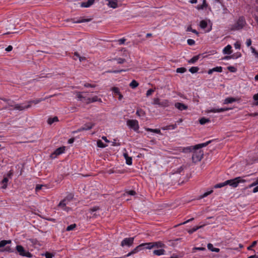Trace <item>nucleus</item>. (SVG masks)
<instances>
[{"label":"nucleus","mask_w":258,"mask_h":258,"mask_svg":"<svg viewBox=\"0 0 258 258\" xmlns=\"http://www.w3.org/2000/svg\"><path fill=\"white\" fill-rule=\"evenodd\" d=\"M212 142L211 140L207 141L206 143H202V144H199L198 145H195L194 147H190V148H192L193 150V154L192 155V161L195 163H196L197 162H199L202 159L204 153L203 151L201 150V149L203 147H205L208 145L210 143H211Z\"/></svg>","instance_id":"f257e3e1"},{"label":"nucleus","mask_w":258,"mask_h":258,"mask_svg":"<svg viewBox=\"0 0 258 258\" xmlns=\"http://www.w3.org/2000/svg\"><path fill=\"white\" fill-rule=\"evenodd\" d=\"M45 98H40V99H37L36 100H30L28 102L27 105H25L24 103L23 104H18L15 106V109L16 110L22 111V110H24L25 109H28V108L31 107L32 103L36 104L42 101L45 100Z\"/></svg>","instance_id":"f03ea898"},{"label":"nucleus","mask_w":258,"mask_h":258,"mask_svg":"<svg viewBox=\"0 0 258 258\" xmlns=\"http://www.w3.org/2000/svg\"><path fill=\"white\" fill-rule=\"evenodd\" d=\"M246 24L245 20L243 17H240L237 22L232 25L231 30L233 31L239 30L243 28Z\"/></svg>","instance_id":"7ed1b4c3"},{"label":"nucleus","mask_w":258,"mask_h":258,"mask_svg":"<svg viewBox=\"0 0 258 258\" xmlns=\"http://www.w3.org/2000/svg\"><path fill=\"white\" fill-rule=\"evenodd\" d=\"M244 182H245V180L241 179L240 177H238L232 179L226 180V184L233 187H236L239 183Z\"/></svg>","instance_id":"20e7f679"},{"label":"nucleus","mask_w":258,"mask_h":258,"mask_svg":"<svg viewBox=\"0 0 258 258\" xmlns=\"http://www.w3.org/2000/svg\"><path fill=\"white\" fill-rule=\"evenodd\" d=\"M126 124L135 132H138L139 129L138 121L136 119H128L126 121Z\"/></svg>","instance_id":"39448f33"},{"label":"nucleus","mask_w":258,"mask_h":258,"mask_svg":"<svg viewBox=\"0 0 258 258\" xmlns=\"http://www.w3.org/2000/svg\"><path fill=\"white\" fill-rule=\"evenodd\" d=\"M16 250L19 254L21 256H26L28 257H31L32 256V254L29 251H26L22 245H17L16 246Z\"/></svg>","instance_id":"423d86ee"},{"label":"nucleus","mask_w":258,"mask_h":258,"mask_svg":"<svg viewBox=\"0 0 258 258\" xmlns=\"http://www.w3.org/2000/svg\"><path fill=\"white\" fill-rule=\"evenodd\" d=\"M95 124L92 122H88L85 123L83 126L81 127L78 128L77 130L74 131L73 133H78L79 132L84 131H88L92 129L94 126Z\"/></svg>","instance_id":"0eeeda50"},{"label":"nucleus","mask_w":258,"mask_h":258,"mask_svg":"<svg viewBox=\"0 0 258 258\" xmlns=\"http://www.w3.org/2000/svg\"><path fill=\"white\" fill-rule=\"evenodd\" d=\"M165 244L161 241L148 242L147 243V247L146 249H150L153 247L162 248L164 247Z\"/></svg>","instance_id":"6e6552de"},{"label":"nucleus","mask_w":258,"mask_h":258,"mask_svg":"<svg viewBox=\"0 0 258 258\" xmlns=\"http://www.w3.org/2000/svg\"><path fill=\"white\" fill-rule=\"evenodd\" d=\"M134 237H130L124 238L121 242V246H131L134 243Z\"/></svg>","instance_id":"1a4fd4ad"},{"label":"nucleus","mask_w":258,"mask_h":258,"mask_svg":"<svg viewBox=\"0 0 258 258\" xmlns=\"http://www.w3.org/2000/svg\"><path fill=\"white\" fill-rule=\"evenodd\" d=\"M175 107L180 111L186 110L188 108L187 106L180 102L175 103Z\"/></svg>","instance_id":"9d476101"},{"label":"nucleus","mask_w":258,"mask_h":258,"mask_svg":"<svg viewBox=\"0 0 258 258\" xmlns=\"http://www.w3.org/2000/svg\"><path fill=\"white\" fill-rule=\"evenodd\" d=\"M67 204H68V202H66V200H63L59 202L58 206L61 207L64 211H69L70 208L66 207Z\"/></svg>","instance_id":"9b49d317"},{"label":"nucleus","mask_w":258,"mask_h":258,"mask_svg":"<svg viewBox=\"0 0 258 258\" xmlns=\"http://www.w3.org/2000/svg\"><path fill=\"white\" fill-rule=\"evenodd\" d=\"M94 0H88L86 2H82L81 3V7L84 8H88L92 6L94 3Z\"/></svg>","instance_id":"f8f14e48"},{"label":"nucleus","mask_w":258,"mask_h":258,"mask_svg":"<svg viewBox=\"0 0 258 258\" xmlns=\"http://www.w3.org/2000/svg\"><path fill=\"white\" fill-rule=\"evenodd\" d=\"M108 2L107 5L112 8L115 9L117 7V0H106Z\"/></svg>","instance_id":"ddd939ff"},{"label":"nucleus","mask_w":258,"mask_h":258,"mask_svg":"<svg viewBox=\"0 0 258 258\" xmlns=\"http://www.w3.org/2000/svg\"><path fill=\"white\" fill-rule=\"evenodd\" d=\"M123 156L125 159L126 164L131 165L132 164V158L129 157L127 153H123Z\"/></svg>","instance_id":"4468645a"},{"label":"nucleus","mask_w":258,"mask_h":258,"mask_svg":"<svg viewBox=\"0 0 258 258\" xmlns=\"http://www.w3.org/2000/svg\"><path fill=\"white\" fill-rule=\"evenodd\" d=\"M230 109L228 108H213V109H212L210 111V112H213V113H219V112H224V111H227V110H229Z\"/></svg>","instance_id":"2eb2a0df"},{"label":"nucleus","mask_w":258,"mask_h":258,"mask_svg":"<svg viewBox=\"0 0 258 258\" xmlns=\"http://www.w3.org/2000/svg\"><path fill=\"white\" fill-rule=\"evenodd\" d=\"M0 99L2 100H3L4 101H5L6 102H7L9 106H12V107H14V109H15V106L17 104H15L14 101L11 100L10 99H6V98H0Z\"/></svg>","instance_id":"dca6fc26"},{"label":"nucleus","mask_w":258,"mask_h":258,"mask_svg":"<svg viewBox=\"0 0 258 258\" xmlns=\"http://www.w3.org/2000/svg\"><path fill=\"white\" fill-rule=\"evenodd\" d=\"M65 150V147H61L57 148L54 153L52 154V155H55L56 156L59 155L62 153L64 152Z\"/></svg>","instance_id":"f3484780"},{"label":"nucleus","mask_w":258,"mask_h":258,"mask_svg":"<svg viewBox=\"0 0 258 258\" xmlns=\"http://www.w3.org/2000/svg\"><path fill=\"white\" fill-rule=\"evenodd\" d=\"M9 179L8 177H4V179L1 181V184H2V188L3 189H6L7 187V183L8 182Z\"/></svg>","instance_id":"a211bd4d"},{"label":"nucleus","mask_w":258,"mask_h":258,"mask_svg":"<svg viewBox=\"0 0 258 258\" xmlns=\"http://www.w3.org/2000/svg\"><path fill=\"white\" fill-rule=\"evenodd\" d=\"M237 100V99L233 97H228L226 98L224 101V104H229V103H232L234 102H235Z\"/></svg>","instance_id":"6ab92c4d"},{"label":"nucleus","mask_w":258,"mask_h":258,"mask_svg":"<svg viewBox=\"0 0 258 258\" xmlns=\"http://www.w3.org/2000/svg\"><path fill=\"white\" fill-rule=\"evenodd\" d=\"M231 48V46L230 45H228L223 49V52L224 54H230L232 52Z\"/></svg>","instance_id":"aec40b11"},{"label":"nucleus","mask_w":258,"mask_h":258,"mask_svg":"<svg viewBox=\"0 0 258 258\" xmlns=\"http://www.w3.org/2000/svg\"><path fill=\"white\" fill-rule=\"evenodd\" d=\"M146 247H147V243H144L140 244L139 245L137 246L136 248L137 249V251L139 252L143 249H146Z\"/></svg>","instance_id":"412c9836"},{"label":"nucleus","mask_w":258,"mask_h":258,"mask_svg":"<svg viewBox=\"0 0 258 258\" xmlns=\"http://www.w3.org/2000/svg\"><path fill=\"white\" fill-rule=\"evenodd\" d=\"M146 247H147V243H144L140 244L139 245L137 246L136 248L137 249V251L139 252L143 249H146Z\"/></svg>","instance_id":"4be33fe9"},{"label":"nucleus","mask_w":258,"mask_h":258,"mask_svg":"<svg viewBox=\"0 0 258 258\" xmlns=\"http://www.w3.org/2000/svg\"><path fill=\"white\" fill-rule=\"evenodd\" d=\"M97 101H101V99L98 98L97 96H94L92 98H88L87 99V103L94 102Z\"/></svg>","instance_id":"5701e85b"},{"label":"nucleus","mask_w":258,"mask_h":258,"mask_svg":"<svg viewBox=\"0 0 258 258\" xmlns=\"http://www.w3.org/2000/svg\"><path fill=\"white\" fill-rule=\"evenodd\" d=\"M165 252V250L163 249H160L158 250H154L153 251V254L157 255H161L164 254Z\"/></svg>","instance_id":"b1692460"},{"label":"nucleus","mask_w":258,"mask_h":258,"mask_svg":"<svg viewBox=\"0 0 258 258\" xmlns=\"http://www.w3.org/2000/svg\"><path fill=\"white\" fill-rule=\"evenodd\" d=\"M11 240H3L0 241V248L3 247L5 246L7 244H10L11 243Z\"/></svg>","instance_id":"393cba45"},{"label":"nucleus","mask_w":258,"mask_h":258,"mask_svg":"<svg viewBox=\"0 0 258 258\" xmlns=\"http://www.w3.org/2000/svg\"><path fill=\"white\" fill-rule=\"evenodd\" d=\"M200 58V55L194 56L190 59L188 60V62L189 63H195Z\"/></svg>","instance_id":"a878e982"},{"label":"nucleus","mask_w":258,"mask_h":258,"mask_svg":"<svg viewBox=\"0 0 258 258\" xmlns=\"http://www.w3.org/2000/svg\"><path fill=\"white\" fill-rule=\"evenodd\" d=\"M58 121V117L57 116H55L53 118H49L47 122L49 124H51L54 122H57Z\"/></svg>","instance_id":"bb28decb"},{"label":"nucleus","mask_w":258,"mask_h":258,"mask_svg":"<svg viewBox=\"0 0 258 258\" xmlns=\"http://www.w3.org/2000/svg\"><path fill=\"white\" fill-rule=\"evenodd\" d=\"M204 226V225H202V226H196V227H195L189 230H188V232L189 233V234H192L194 232H195V231H196L197 230H198L199 229L203 227Z\"/></svg>","instance_id":"cd10ccee"},{"label":"nucleus","mask_w":258,"mask_h":258,"mask_svg":"<svg viewBox=\"0 0 258 258\" xmlns=\"http://www.w3.org/2000/svg\"><path fill=\"white\" fill-rule=\"evenodd\" d=\"M139 85V83L135 80H133L130 84V86L133 89H135Z\"/></svg>","instance_id":"c85d7f7f"},{"label":"nucleus","mask_w":258,"mask_h":258,"mask_svg":"<svg viewBox=\"0 0 258 258\" xmlns=\"http://www.w3.org/2000/svg\"><path fill=\"white\" fill-rule=\"evenodd\" d=\"M210 120L208 118H206L205 117H202L199 120L200 123L201 124H204L207 122H209Z\"/></svg>","instance_id":"c756f323"},{"label":"nucleus","mask_w":258,"mask_h":258,"mask_svg":"<svg viewBox=\"0 0 258 258\" xmlns=\"http://www.w3.org/2000/svg\"><path fill=\"white\" fill-rule=\"evenodd\" d=\"M146 130L147 131L153 132V133H154L156 134H160L161 133L160 130L159 129H152V128H146Z\"/></svg>","instance_id":"7c9ffc66"},{"label":"nucleus","mask_w":258,"mask_h":258,"mask_svg":"<svg viewBox=\"0 0 258 258\" xmlns=\"http://www.w3.org/2000/svg\"><path fill=\"white\" fill-rule=\"evenodd\" d=\"M168 105H169V102L167 100H165L162 101H160L159 106L167 107Z\"/></svg>","instance_id":"2f4dec72"},{"label":"nucleus","mask_w":258,"mask_h":258,"mask_svg":"<svg viewBox=\"0 0 258 258\" xmlns=\"http://www.w3.org/2000/svg\"><path fill=\"white\" fill-rule=\"evenodd\" d=\"M199 70V68L197 67H192L189 69V71L192 74L198 72Z\"/></svg>","instance_id":"473e14b6"},{"label":"nucleus","mask_w":258,"mask_h":258,"mask_svg":"<svg viewBox=\"0 0 258 258\" xmlns=\"http://www.w3.org/2000/svg\"><path fill=\"white\" fill-rule=\"evenodd\" d=\"M73 199V195L71 194L68 195L63 200L69 203Z\"/></svg>","instance_id":"72a5a7b5"},{"label":"nucleus","mask_w":258,"mask_h":258,"mask_svg":"<svg viewBox=\"0 0 258 258\" xmlns=\"http://www.w3.org/2000/svg\"><path fill=\"white\" fill-rule=\"evenodd\" d=\"M200 26L202 29H205L207 26V23L205 20H202L200 22Z\"/></svg>","instance_id":"f704fd0d"},{"label":"nucleus","mask_w":258,"mask_h":258,"mask_svg":"<svg viewBox=\"0 0 258 258\" xmlns=\"http://www.w3.org/2000/svg\"><path fill=\"white\" fill-rule=\"evenodd\" d=\"M196 250H202V251H206V248L205 247H195L192 248V252H195Z\"/></svg>","instance_id":"c9c22d12"},{"label":"nucleus","mask_w":258,"mask_h":258,"mask_svg":"<svg viewBox=\"0 0 258 258\" xmlns=\"http://www.w3.org/2000/svg\"><path fill=\"white\" fill-rule=\"evenodd\" d=\"M207 6V5L206 3V0H204L203 4H202L201 5L198 6L197 9L198 10L204 9Z\"/></svg>","instance_id":"e433bc0d"},{"label":"nucleus","mask_w":258,"mask_h":258,"mask_svg":"<svg viewBox=\"0 0 258 258\" xmlns=\"http://www.w3.org/2000/svg\"><path fill=\"white\" fill-rule=\"evenodd\" d=\"M97 146L99 148H105L107 146L101 140L97 141Z\"/></svg>","instance_id":"4c0bfd02"},{"label":"nucleus","mask_w":258,"mask_h":258,"mask_svg":"<svg viewBox=\"0 0 258 258\" xmlns=\"http://www.w3.org/2000/svg\"><path fill=\"white\" fill-rule=\"evenodd\" d=\"M225 185H226V181L224 182L216 184V185H214V188H221V187H223Z\"/></svg>","instance_id":"58836bf2"},{"label":"nucleus","mask_w":258,"mask_h":258,"mask_svg":"<svg viewBox=\"0 0 258 258\" xmlns=\"http://www.w3.org/2000/svg\"><path fill=\"white\" fill-rule=\"evenodd\" d=\"M112 91L115 95H118L120 92L117 87H114L112 88Z\"/></svg>","instance_id":"ea45409f"},{"label":"nucleus","mask_w":258,"mask_h":258,"mask_svg":"<svg viewBox=\"0 0 258 258\" xmlns=\"http://www.w3.org/2000/svg\"><path fill=\"white\" fill-rule=\"evenodd\" d=\"M76 224H71L67 227L66 230L68 231L73 230L76 228Z\"/></svg>","instance_id":"a19ab883"},{"label":"nucleus","mask_w":258,"mask_h":258,"mask_svg":"<svg viewBox=\"0 0 258 258\" xmlns=\"http://www.w3.org/2000/svg\"><path fill=\"white\" fill-rule=\"evenodd\" d=\"M186 71L185 68H179L176 69V72L178 73H183Z\"/></svg>","instance_id":"79ce46f5"},{"label":"nucleus","mask_w":258,"mask_h":258,"mask_svg":"<svg viewBox=\"0 0 258 258\" xmlns=\"http://www.w3.org/2000/svg\"><path fill=\"white\" fill-rule=\"evenodd\" d=\"M227 69L228 70V71H229L230 72H232V73H235L237 71L236 68L233 66L228 67Z\"/></svg>","instance_id":"37998d69"},{"label":"nucleus","mask_w":258,"mask_h":258,"mask_svg":"<svg viewBox=\"0 0 258 258\" xmlns=\"http://www.w3.org/2000/svg\"><path fill=\"white\" fill-rule=\"evenodd\" d=\"M115 60H116L117 61V63L118 64H122L125 62V59L124 58H114Z\"/></svg>","instance_id":"c03bdc74"},{"label":"nucleus","mask_w":258,"mask_h":258,"mask_svg":"<svg viewBox=\"0 0 258 258\" xmlns=\"http://www.w3.org/2000/svg\"><path fill=\"white\" fill-rule=\"evenodd\" d=\"M136 114L139 116H144L145 115V112L142 109L138 110L136 112Z\"/></svg>","instance_id":"a18cd8bd"},{"label":"nucleus","mask_w":258,"mask_h":258,"mask_svg":"<svg viewBox=\"0 0 258 258\" xmlns=\"http://www.w3.org/2000/svg\"><path fill=\"white\" fill-rule=\"evenodd\" d=\"M213 71H214V72L221 73L222 72V68L221 67H217L213 68Z\"/></svg>","instance_id":"49530a36"},{"label":"nucleus","mask_w":258,"mask_h":258,"mask_svg":"<svg viewBox=\"0 0 258 258\" xmlns=\"http://www.w3.org/2000/svg\"><path fill=\"white\" fill-rule=\"evenodd\" d=\"M138 252V251H137V249H136V248H135L132 251H131L130 252L128 253L125 256L126 257H128V256H131V255L135 254Z\"/></svg>","instance_id":"de8ad7c7"},{"label":"nucleus","mask_w":258,"mask_h":258,"mask_svg":"<svg viewBox=\"0 0 258 258\" xmlns=\"http://www.w3.org/2000/svg\"><path fill=\"white\" fill-rule=\"evenodd\" d=\"M160 103V100L158 98H154L153 104L154 105H158L159 106Z\"/></svg>","instance_id":"09e8293b"},{"label":"nucleus","mask_w":258,"mask_h":258,"mask_svg":"<svg viewBox=\"0 0 258 258\" xmlns=\"http://www.w3.org/2000/svg\"><path fill=\"white\" fill-rule=\"evenodd\" d=\"M90 21V19H81V20H77V21L74 22V23H80L89 22Z\"/></svg>","instance_id":"8fccbe9b"},{"label":"nucleus","mask_w":258,"mask_h":258,"mask_svg":"<svg viewBox=\"0 0 258 258\" xmlns=\"http://www.w3.org/2000/svg\"><path fill=\"white\" fill-rule=\"evenodd\" d=\"M154 92V90L153 89H149L147 91V93H146V96L147 97L151 95L152 94V93Z\"/></svg>","instance_id":"3c124183"},{"label":"nucleus","mask_w":258,"mask_h":258,"mask_svg":"<svg viewBox=\"0 0 258 258\" xmlns=\"http://www.w3.org/2000/svg\"><path fill=\"white\" fill-rule=\"evenodd\" d=\"M187 43L189 45H193L195 44V41L194 40L191 39H188L187 40Z\"/></svg>","instance_id":"603ef678"},{"label":"nucleus","mask_w":258,"mask_h":258,"mask_svg":"<svg viewBox=\"0 0 258 258\" xmlns=\"http://www.w3.org/2000/svg\"><path fill=\"white\" fill-rule=\"evenodd\" d=\"M82 93H86V92H82ZM77 97H78V98L79 100H82V99H83V98H85V97H84V96L81 94V92H79V93H78V94H77Z\"/></svg>","instance_id":"864d4df0"},{"label":"nucleus","mask_w":258,"mask_h":258,"mask_svg":"<svg viewBox=\"0 0 258 258\" xmlns=\"http://www.w3.org/2000/svg\"><path fill=\"white\" fill-rule=\"evenodd\" d=\"M184 167L183 166H181L177 169L175 173H180L184 170Z\"/></svg>","instance_id":"5fc2aeb1"},{"label":"nucleus","mask_w":258,"mask_h":258,"mask_svg":"<svg viewBox=\"0 0 258 258\" xmlns=\"http://www.w3.org/2000/svg\"><path fill=\"white\" fill-rule=\"evenodd\" d=\"M99 209V207H97V206H95V207H94L92 208H90V212L92 213H93L94 212H95L96 211H97Z\"/></svg>","instance_id":"6e6d98bb"},{"label":"nucleus","mask_w":258,"mask_h":258,"mask_svg":"<svg viewBox=\"0 0 258 258\" xmlns=\"http://www.w3.org/2000/svg\"><path fill=\"white\" fill-rule=\"evenodd\" d=\"M256 243H257L256 241H253L251 245L247 247V249L249 250H251L252 247H254L256 244Z\"/></svg>","instance_id":"4d7b16f0"},{"label":"nucleus","mask_w":258,"mask_h":258,"mask_svg":"<svg viewBox=\"0 0 258 258\" xmlns=\"http://www.w3.org/2000/svg\"><path fill=\"white\" fill-rule=\"evenodd\" d=\"M125 40H126V39L125 38H121V39H119L118 40V43L119 45H121V44H124Z\"/></svg>","instance_id":"13d9d810"},{"label":"nucleus","mask_w":258,"mask_h":258,"mask_svg":"<svg viewBox=\"0 0 258 258\" xmlns=\"http://www.w3.org/2000/svg\"><path fill=\"white\" fill-rule=\"evenodd\" d=\"M45 256L46 258H52V256H53V255L49 252H46L45 253Z\"/></svg>","instance_id":"bf43d9fd"},{"label":"nucleus","mask_w":258,"mask_h":258,"mask_svg":"<svg viewBox=\"0 0 258 258\" xmlns=\"http://www.w3.org/2000/svg\"><path fill=\"white\" fill-rule=\"evenodd\" d=\"M84 86L85 87H92V88H94L95 87L96 85H93V84H89V83H85L84 84Z\"/></svg>","instance_id":"052dcab7"},{"label":"nucleus","mask_w":258,"mask_h":258,"mask_svg":"<svg viewBox=\"0 0 258 258\" xmlns=\"http://www.w3.org/2000/svg\"><path fill=\"white\" fill-rule=\"evenodd\" d=\"M257 184H258V179H256V180L253 182L252 183H251V184H250L249 186H248V187L249 188H250L251 187H253L254 186H255Z\"/></svg>","instance_id":"680f3d73"},{"label":"nucleus","mask_w":258,"mask_h":258,"mask_svg":"<svg viewBox=\"0 0 258 258\" xmlns=\"http://www.w3.org/2000/svg\"><path fill=\"white\" fill-rule=\"evenodd\" d=\"M2 251H8V252H12L13 250H11V248L10 246H6L4 250H2Z\"/></svg>","instance_id":"e2e57ef3"},{"label":"nucleus","mask_w":258,"mask_h":258,"mask_svg":"<svg viewBox=\"0 0 258 258\" xmlns=\"http://www.w3.org/2000/svg\"><path fill=\"white\" fill-rule=\"evenodd\" d=\"M194 218H190V219H188V220H186V221H185V222H183V223H181L179 224V225H184V224H186V223H188V222H190V221H193V220H194Z\"/></svg>","instance_id":"0e129e2a"},{"label":"nucleus","mask_w":258,"mask_h":258,"mask_svg":"<svg viewBox=\"0 0 258 258\" xmlns=\"http://www.w3.org/2000/svg\"><path fill=\"white\" fill-rule=\"evenodd\" d=\"M116 140L114 139V141L112 142V146H120V143H117L116 142Z\"/></svg>","instance_id":"69168bd1"},{"label":"nucleus","mask_w":258,"mask_h":258,"mask_svg":"<svg viewBox=\"0 0 258 258\" xmlns=\"http://www.w3.org/2000/svg\"><path fill=\"white\" fill-rule=\"evenodd\" d=\"M176 127H177L176 124H174L170 125L168 126H167L166 129H170L171 128L172 129H175Z\"/></svg>","instance_id":"338daca9"},{"label":"nucleus","mask_w":258,"mask_h":258,"mask_svg":"<svg viewBox=\"0 0 258 258\" xmlns=\"http://www.w3.org/2000/svg\"><path fill=\"white\" fill-rule=\"evenodd\" d=\"M42 185L37 184L36 186L35 190L36 191H38V190H40L42 188Z\"/></svg>","instance_id":"774afa93"}]
</instances>
